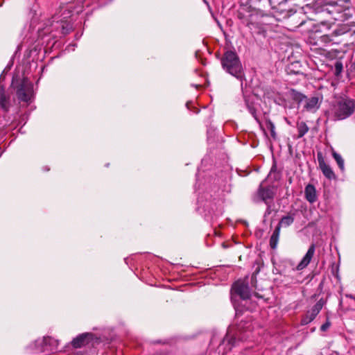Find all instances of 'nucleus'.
Wrapping results in <instances>:
<instances>
[{
	"instance_id": "obj_10",
	"label": "nucleus",
	"mask_w": 355,
	"mask_h": 355,
	"mask_svg": "<svg viewBox=\"0 0 355 355\" xmlns=\"http://www.w3.org/2000/svg\"><path fill=\"white\" fill-rule=\"evenodd\" d=\"M11 106L10 97L8 96L1 87L0 89V107L4 112H8Z\"/></svg>"
},
{
	"instance_id": "obj_28",
	"label": "nucleus",
	"mask_w": 355,
	"mask_h": 355,
	"mask_svg": "<svg viewBox=\"0 0 355 355\" xmlns=\"http://www.w3.org/2000/svg\"><path fill=\"white\" fill-rule=\"evenodd\" d=\"M18 80H17V78L16 77H13L12 78V85L13 87H16V83Z\"/></svg>"
},
{
	"instance_id": "obj_16",
	"label": "nucleus",
	"mask_w": 355,
	"mask_h": 355,
	"mask_svg": "<svg viewBox=\"0 0 355 355\" xmlns=\"http://www.w3.org/2000/svg\"><path fill=\"white\" fill-rule=\"evenodd\" d=\"M55 27L62 28V33L64 35L68 34L72 30V25L67 21H62L60 23L58 21L54 25Z\"/></svg>"
},
{
	"instance_id": "obj_30",
	"label": "nucleus",
	"mask_w": 355,
	"mask_h": 355,
	"mask_svg": "<svg viewBox=\"0 0 355 355\" xmlns=\"http://www.w3.org/2000/svg\"><path fill=\"white\" fill-rule=\"evenodd\" d=\"M346 297H350L352 299H355V297H354L352 295H346Z\"/></svg>"
},
{
	"instance_id": "obj_14",
	"label": "nucleus",
	"mask_w": 355,
	"mask_h": 355,
	"mask_svg": "<svg viewBox=\"0 0 355 355\" xmlns=\"http://www.w3.org/2000/svg\"><path fill=\"white\" fill-rule=\"evenodd\" d=\"M287 94L291 98L296 101L297 103H300L306 98L304 94L295 89H290Z\"/></svg>"
},
{
	"instance_id": "obj_11",
	"label": "nucleus",
	"mask_w": 355,
	"mask_h": 355,
	"mask_svg": "<svg viewBox=\"0 0 355 355\" xmlns=\"http://www.w3.org/2000/svg\"><path fill=\"white\" fill-rule=\"evenodd\" d=\"M259 196L263 201L268 204V200L273 198L274 192L270 188H263L261 187L259 189Z\"/></svg>"
},
{
	"instance_id": "obj_17",
	"label": "nucleus",
	"mask_w": 355,
	"mask_h": 355,
	"mask_svg": "<svg viewBox=\"0 0 355 355\" xmlns=\"http://www.w3.org/2000/svg\"><path fill=\"white\" fill-rule=\"evenodd\" d=\"M320 168L321 169L322 173L329 180L335 179L336 175L331 168L327 164H323L322 166H320Z\"/></svg>"
},
{
	"instance_id": "obj_8",
	"label": "nucleus",
	"mask_w": 355,
	"mask_h": 355,
	"mask_svg": "<svg viewBox=\"0 0 355 355\" xmlns=\"http://www.w3.org/2000/svg\"><path fill=\"white\" fill-rule=\"evenodd\" d=\"M315 250V244H311L306 254L296 267L297 270H302L305 268L311 262Z\"/></svg>"
},
{
	"instance_id": "obj_5",
	"label": "nucleus",
	"mask_w": 355,
	"mask_h": 355,
	"mask_svg": "<svg viewBox=\"0 0 355 355\" xmlns=\"http://www.w3.org/2000/svg\"><path fill=\"white\" fill-rule=\"evenodd\" d=\"M232 300H234L236 296L242 300L249 299L250 297V289L247 280L239 279L236 281L232 287Z\"/></svg>"
},
{
	"instance_id": "obj_12",
	"label": "nucleus",
	"mask_w": 355,
	"mask_h": 355,
	"mask_svg": "<svg viewBox=\"0 0 355 355\" xmlns=\"http://www.w3.org/2000/svg\"><path fill=\"white\" fill-rule=\"evenodd\" d=\"M305 196L306 199L309 202H314L317 200L316 191L315 187L312 184H308L305 187Z\"/></svg>"
},
{
	"instance_id": "obj_29",
	"label": "nucleus",
	"mask_w": 355,
	"mask_h": 355,
	"mask_svg": "<svg viewBox=\"0 0 355 355\" xmlns=\"http://www.w3.org/2000/svg\"><path fill=\"white\" fill-rule=\"evenodd\" d=\"M270 214V207L268 206L267 208V210L266 211V214Z\"/></svg>"
},
{
	"instance_id": "obj_23",
	"label": "nucleus",
	"mask_w": 355,
	"mask_h": 355,
	"mask_svg": "<svg viewBox=\"0 0 355 355\" xmlns=\"http://www.w3.org/2000/svg\"><path fill=\"white\" fill-rule=\"evenodd\" d=\"M349 30L348 27L346 26H341L340 28H336L335 29L334 31H333V35L334 36H338V35H343L344 33H345L346 32H347Z\"/></svg>"
},
{
	"instance_id": "obj_35",
	"label": "nucleus",
	"mask_w": 355,
	"mask_h": 355,
	"mask_svg": "<svg viewBox=\"0 0 355 355\" xmlns=\"http://www.w3.org/2000/svg\"><path fill=\"white\" fill-rule=\"evenodd\" d=\"M189 102H188V103H187L186 105H187V107L188 108H189Z\"/></svg>"
},
{
	"instance_id": "obj_2",
	"label": "nucleus",
	"mask_w": 355,
	"mask_h": 355,
	"mask_svg": "<svg viewBox=\"0 0 355 355\" xmlns=\"http://www.w3.org/2000/svg\"><path fill=\"white\" fill-rule=\"evenodd\" d=\"M221 64L223 69L227 73L240 80L242 86L245 76L241 62L237 54L232 51H226L221 59Z\"/></svg>"
},
{
	"instance_id": "obj_4",
	"label": "nucleus",
	"mask_w": 355,
	"mask_h": 355,
	"mask_svg": "<svg viewBox=\"0 0 355 355\" xmlns=\"http://www.w3.org/2000/svg\"><path fill=\"white\" fill-rule=\"evenodd\" d=\"M33 94V83L27 78H23L17 87V96L19 101L28 103Z\"/></svg>"
},
{
	"instance_id": "obj_32",
	"label": "nucleus",
	"mask_w": 355,
	"mask_h": 355,
	"mask_svg": "<svg viewBox=\"0 0 355 355\" xmlns=\"http://www.w3.org/2000/svg\"><path fill=\"white\" fill-rule=\"evenodd\" d=\"M275 166H273L272 168H271V170H270V174L273 172L274 170H275Z\"/></svg>"
},
{
	"instance_id": "obj_21",
	"label": "nucleus",
	"mask_w": 355,
	"mask_h": 355,
	"mask_svg": "<svg viewBox=\"0 0 355 355\" xmlns=\"http://www.w3.org/2000/svg\"><path fill=\"white\" fill-rule=\"evenodd\" d=\"M343 69V65L342 62L340 61H336L334 64V74L336 76H339Z\"/></svg>"
},
{
	"instance_id": "obj_22",
	"label": "nucleus",
	"mask_w": 355,
	"mask_h": 355,
	"mask_svg": "<svg viewBox=\"0 0 355 355\" xmlns=\"http://www.w3.org/2000/svg\"><path fill=\"white\" fill-rule=\"evenodd\" d=\"M245 103H246V106H247V108L249 111V112L252 114V116L257 120L258 121V118H257V112H256V109L254 108V107L253 106L252 104H250L248 103V101L245 100Z\"/></svg>"
},
{
	"instance_id": "obj_3",
	"label": "nucleus",
	"mask_w": 355,
	"mask_h": 355,
	"mask_svg": "<svg viewBox=\"0 0 355 355\" xmlns=\"http://www.w3.org/2000/svg\"><path fill=\"white\" fill-rule=\"evenodd\" d=\"M355 111V100L347 97L337 98L333 103L330 114L335 121L343 120Z\"/></svg>"
},
{
	"instance_id": "obj_1",
	"label": "nucleus",
	"mask_w": 355,
	"mask_h": 355,
	"mask_svg": "<svg viewBox=\"0 0 355 355\" xmlns=\"http://www.w3.org/2000/svg\"><path fill=\"white\" fill-rule=\"evenodd\" d=\"M346 2H329L324 5H314L309 7L313 16L310 19L316 21L318 24L329 30L335 21H344L348 19V6L344 5Z\"/></svg>"
},
{
	"instance_id": "obj_15",
	"label": "nucleus",
	"mask_w": 355,
	"mask_h": 355,
	"mask_svg": "<svg viewBox=\"0 0 355 355\" xmlns=\"http://www.w3.org/2000/svg\"><path fill=\"white\" fill-rule=\"evenodd\" d=\"M279 227H276L270 239V246L272 249H275L277 248L279 238Z\"/></svg>"
},
{
	"instance_id": "obj_13",
	"label": "nucleus",
	"mask_w": 355,
	"mask_h": 355,
	"mask_svg": "<svg viewBox=\"0 0 355 355\" xmlns=\"http://www.w3.org/2000/svg\"><path fill=\"white\" fill-rule=\"evenodd\" d=\"M245 340H246V338L241 336L240 334L231 336V332L230 329L227 331V333L224 338L225 341H227L232 346H235L238 340L243 341Z\"/></svg>"
},
{
	"instance_id": "obj_36",
	"label": "nucleus",
	"mask_w": 355,
	"mask_h": 355,
	"mask_svg": "<svg viewBox=\"0 0 355 355\" xmlns=\"http://www.w3.org/2000/svg\"><path fill=\"white\" fill-rule=\"evenodd\" d=\"M304 23V21H302L300 24V26H302Z\"/></svg>"
},
{
	"instance_id": "obj_6",
	"label": "nucleus",
	"mask_w": 355,
	"mask_h": 355,
	"mask_svg": "<svg viewBox=\"0 0 355 355\" xmlns=\"http://www.w3.org/2000/svg\"><path fill=\"white\" fill-rule=\"evenodd\" d=\"M323 306H324V302L322 299H320L302 317L301 322H300L301 324L306 325V324H309L310 322H311L315 318V317L318 315V314L320 312Z\"/></svg>"
},
{
	"instance_id": "obj_19",
	"label": "nucleus",
	"mask_w": 355,
	"mask_h": 355,
	"mask_svg": "<svg viewBox=\"0 0 355 355\" xmlns=\"http://www.w3.org/2000/svg\"><path fill=\"white\" fill-rule=\"evenodd\" d=\"M294 221V217L291 215H287L282 218L281 220L278 223L277 227H279V230L282 227H288L290 226Z\"/></svg>"
},
{
	"instance_id": "obj_33",
	"label": "nucleus",
	"mask_w": 355,
	"mask_h": 355,
	"mask_svg": "<svg viewBox=\"0 0 355 355\" xmlns=\"http://www.w3.org/2000/svg\"><path fill=\"white\" fill-rule=\"evenodd\" d=\"M203 2L209 8V3L207 2V0H202Z\"/></svg>"
},
{
	"instance_id": "obj_24",
	"label": "nucleus",
	"mask_w": 355,
	"mask_h": 355,
	"mask_svg": "<svg viewBox=\"0 0 355 355\" xmlns=\"http://www.w3.org/2000/svg\"><path fill=\"white\" fill-rule=\"evenodd\" d=\"M267 128L269 130L271 137L275 139L276 137L275 124L271 121H268Z\"/></svg>"
},
{
	"instance_id": "obj_7",
	"label": "nucleus",
	"mask_w": 355,
	"mask_h": 355,
	"mask_svg": "<svg viewBox=\"0 0 355 355\" xmlns=\"http://www.w3.org/2000/svg\"><path fill=\"white\" fill-rule=\"evenodd\" d=\"M94 338V335L92 333H83L71 341V345L74 348H80L90 343Z\"/></svg>"
},
{
	"instance_id": "obj_26",
	"label": "nucleus",
	"mask_w": 355,
	"mask_h": 355,
	"mask_svg": "<svg viewBox=\"0 0 355 355\" xmlns=\"http://www.w3.org/2000/svg\"><path fill=\"white\" fill-rule=\"evenodd\" d=\"M330 325H331V322L329 320H327L325 323H324L320 327V330L322 331H327L329 328Z\"/></svg>"
},
{
	"instance_id": "obj_31",
	"label": "nucleus",
	"mask_w": 355,
	"mask_h": 355,
	"mask_svg": "<svg viewBox=\"0 0 355 355\" xmlns=\"http://www.w3.org/2000/svg\"><path fill=\"white\" fill-rule=\"evenodd\" d=\"M74 355H83L82 352H77Z\"/></svg>"
},
{
	"instance_id": "obj_9",
	"label": "nucleus",
	"mask_w": 355,
	"mask_h": 355,
	"mask_svg": "<svg viewBox=\"0 0 355 355\" xmlns=\"http://www.w3.org/2000/svg\"><path fill=\"white\" fill-rule=\"evenodd\" d=\"M320 107V102L318 97L313 96L310 98L306 99V103L304 108L309 112L314 113Z\"/></svg>"
},
{
	"instance_id": "obj_27",
	"label": "nucleus",
	"mask_w": 355,
	"mask_h": 355,
	"mask_svg": "<svg viewBox=\"0 0 355 355\" xmlns=\"http://www.w3.org/2000/svg\"><path fill=\"white\" fill-rule=\"evenodd\" d=\"M322 41L327 42L331 41V39L329 38V36L328 35H324L322 36Z\"/></svg>"
},
{
	"instance_id": "obj_25",
	"label": "nucleus",
	"mask_w": 355,
	"mask_h": 355,
	"mask_svg": "<svg viewBox=\"0 0 355 355\" xmlns=\"http://www.w3.org/2000/svg\"><path fill=\"white\" fill-rule=\"evenodd\" d=\"M317 158L319 164V166H322L323 164H327L324 159L322 153H318Z\"/></svg>"
},
{
	"instance_id": "obj_20",
	"label": "nucleus",
	"mask_w": 355,
	"mask_h": 355,
	"mask_svg": "<svg viewBox=\"0 0 355 355\" xmlns=\"http://www.w3.org/2000/svg\"><path fill=\"white\" fill-rule=\"evenodd\" d=\"M332 155H333L334 158L336 161L340 170L343 171L344 170V160L342 158V157L336 152H333Z\"/></svg>"
},
{
	"instance_id": "obj_34",
	"label": "nucleus",
	"mask_w": 355,
	"mask_h": 355,
	"mask_svg": "<svg viewBox=\"0 0 355 355\" xmlns=\"http://www.w3.org/2000/svg\"><path fill=\"white\" fill-rule=\"evenodd\" d=\"M285 121H286V123H287L288 125H291V123H290V121L287 119V118H285Z\"/></svg>"
},
{
	"instance_id": "obj_18",
	"label": "nucleus",
	"mask_w": 355,
	"mask_h": 355,
	"mask_svg": "<svg viewBox=\"0 0 355 355\" xmlns=\"http://www.w3.org/2000/svg\"><path fill=\"white\" fill-rule=\"evenodd\" d=\"M297 129L298 132L297 138H302L309 132V128L305 122L301 121L297 123Z\"/></svg>"
}]
</instances>
